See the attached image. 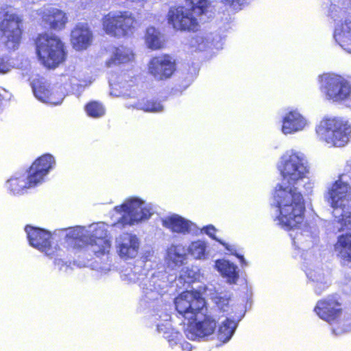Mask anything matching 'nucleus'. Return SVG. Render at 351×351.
<instances>
[{"label": "nucleus", "mask_w": 351, "mask_h": 351, "mask_svg": "<svg viewBox=\"0 0 351 351\" xmlns=\"http://www.w3.org/2000/svg\"><path fill=\"white\" fill-rule=\"evenodd\" d=\"M282 180L275 189L273 204L276 208L274 221L286 230H290L293 245L305 250L318 242V230L315 226L304 223V200L298 186L302 184L305 195L313 192L314 182L304 181L309 173L308 160L304 153L287 150L277 164Z\"/></svg>", "instance_id": "1"}, {"label": "nucleus", "mask_w": 351, "mask_h": 351, "mask_svg": "<svg viewBox=\"0 0 351 351\" xmlns=\"http://www.w3.org/2000/svg\"><path fill=\"white\" fill-rule=\"evenodd\" d=\"M211 287H205L204 291H186L181 293L174 300L176 309L187 323L184 322L186 337L190 340H199L212 335L216 327L214 319L204 315L205 301L202 295L210 298L214 293Z\"/></svg>", "instance_id": "2"}, {"label": "nucleus", "mask_w": 351, "mask_h": 351, "mask_svg": "<svg viewBox=\"0 0 351 351\" xmlns=\"http://www.w3.org/2000/svg\"><path fill=\"white\" fill-rule=\"evenodd\" d=\"M345 173L327 185L324 199L333 209L335 228L338 231L351 230V185L347 174L351 173V158L346 161Z\"/></svg>", "instance_id": "3"}, {"label": "nucleus", "mask_w": 351, "mask_h": 351, "mask_svg": "<svg viewBox=\"0 0 351 351\" xmlns=\"http://www.w3.org/2000/svg\"><path fill=\"white\" fill-rule=\"evenodd\" d=\"M56 234L64 237L66 243L85 247L97 256L108 253L111 246L107 225L102 222L92 223L88 226L64 228L56 232Z\"/></svg>", "instance_id": "4"}, {"label": "nucleus", "mask_w": 351, "mask_h": 351, "mask_svg": "<svg viewBox=\"0 0 351 351\" xmlns=\"http://www.w3.org/2000/svg\"><path fill=\"white\" fill-rule=\"evenodd\" d=\"M123 280L128 283H138L146 298L150 300L158 299V296L168 291L172 280L165 271H147L140 267L121 275Z\"/></svg>", "instance_id": "5"}, {"label": "nucleus", "mask_w": 351, "mask_h": 351, "mask_svg": "<svg viewBox=\"0 0 351 351\" xmlns=\"http://www.w3.org/2000/svg\"><path fill=\"white\" fill-rule=\"evenodd\" d=\"M156 206L136 196L129 197L114 208L117 222L113 226H134L149 220L156 212Z\"/></svg>", "instance_id": "6"}, {"label": "nucleus", "mask_w": 351, "mask_h": 351, "mask_svg": "<svg viewBox=\"0 0 351 351\" xmlns=\"http://www.w3.org/2000/svg\"><path fill=\"white\" fill-rule=\"evenodd\" d=\"M319 141L329 147H342L351 138V124L348 119L340 117H325L315 128Z\"/></svg>", "instance_id": "7"}, {"label": "nucleus", "mask_w": 351, "mask_h": 351, "mask_svg": "<svg viewBox=\"0 0 351 351\" xmlns=\"http://www.w3.org/2000/svg\"><path fill=\"white\" fill-rule=\"evenodd\" d=\"M314 312L322 320L328 322L335 335H341L351 330V316L343 312L336 296H328L319 300Z\"/></svg>", "instance_id": "8"}, {"label": "nucleus", "mask_w": 351, "mask_h": 351, "mask_svg": "<svg viewBox=\"0 0 351 351\" xmlns=\"http://www.w3.org/2000/svg\"><path fill=\"white\" fill-rule=\"evenodd\" d=\"M191 9L184 7L171 8L167 14L168 23L175 29L195 31L198 27L197 16L207 13L210 3L208 0H186Z\"/></svg>", "instance_id": "9"}, {"label": "nucleus", "mask_w": 351, "mask_h": 351, "mask_svg": "<svg viewBox=\"0 0 351 351\" xmlns=\"http://www.w3.org/2000/svg\"><path fill=\"white\" fill-rule=\"evenodd\" d=\"M191 9L184 7L171 8L167 14L168 23L175 29L195 31L198 27L197 16L207 13L210 3L208 0H186Z\"/></svg>", "instance_id": "10"}, {"label": "nucleus", "mask_w": 351, "mask_h": 351, "mask_svg": "<svg viewBox=\"0 0 351 351\" xmlns=\"http://www.w3.org/2000/svg\"><path fill=\"white\" fill-rule=\"evenodd\" d=\"M136 78L134 77L133 72L124 73L118 77L117 84H114L113 88L116 90H120L119 94L113 92H111L110 94L116 97H124L130 99V101L125 104L128 108H136L149 112H162L163 106L160 102L153 99H136Z\"/></svg>", "instance_id": "11"}, {"label": "nucleus", "mask_w": 351, "mask_h": 351, "mask_svg": "<svg viewBox=\"0 0 351 351\" xmlns=\"http://www.w3.org/2000/svg\"><path fill=\"white\" fill-rule=\"evenodd\" d=\"M351 0H338L332 3L329 15L336 23L333 37L335 42L351 54Z\"/></svg>", "instance_id": "12"}, {"label": "nucleus", "mask_w": 351, "mask_h": 351, "mask_svg": "<svg viewBox=\"0 0 351 351\" xmlns=\"http://www.w3.org/2000/svg\"><path fill=\"white\" fill-rule=\"evenodd\" d=\"M36 54L41 63L48 68H55L66 56L62 40L52 34H40L36 40Z\"/></svg>", "instance_id": "13"}, {"label": "nucleus", "mask_w": 351, "mask_h": 351, "mask_svg": "<svg viewBox=\"0 0 351 351\" xmlns=\"http://www.w3.org/2000/svg\"><path fill=\"white\" fill-rule=\"evenodd\" d=\"M136 20L130 11H112L102 19L104 32L109 36L122 38L134 33Z\"/></svg>", "instance_id": "14"}, {"label": "nucleus", "mask_w": 351, "mask_h": 351, "mask_svg": "<svg viewBox=\"0 0 351 351\" xmlns=\"http://www.w3.org/2000/svg\"><path fill=\"white\" fill-rule=\"evenodd\" d=\"M21 19L11 8L0 7V36L5 47L10 50L16 49L21 42Z\"/></svg>", "instance_id": "15"}, {"label": "nucleus", "mask_w": 351, "mask_h": 351, "mask_svg": "<svg viewBox=\"0 0 351 351\" xmlns=\"http://www.w3.org/2000/svg\"><path fill=\"white\" fill-rule=\"evenodd\" d=\"M320 90L326 99L346 104L351 94V84L341 75L325 73L320 76Z\"/></svg>", "instance_id": "16"}, {"label": "nucleus", "mask_w": 351, "mask_h": 351, "mask_svg": "<svg viewBox=\"0 0 351 351\" xmlns=\"http://www.w3.org/2000/svg\"><path fill=\"white\" fill-rule=\"evenodd\" d=\"M210 299L216 304L218 309L226 314V319L221 321L217 330V339L222 343H227L234 335L241 317L237 320L230 315L232 309L230 305V294L228 292L215 291L210 293Z\"/></svg>", "instance_id": "17"}, {"label": "nucleus", "mask_w": 351, "mask_h": 351, "mask_svg": "<svg viewBox=\"0 0 351 351\" xmlns=\"http://www.w3.org/2000/svg\"><path fill=\"white\" fill-rule=\"evenodd\" d=\"M61 229H60V230ZM29 245L43 253L48 258H54L60 255L61 249L56 245L51 244V240L56 237L65 241V237L58 235L56 230L53 234L39 228L27 226L25 228Z\"/></svg>", "instance_id": "18"}, {"label": "nucleus", "mask_w": 351, "mask_h": 351, "mask_svg": "<svg viewBox=\"0 0 351 351\" xmlns=\"http://www.w3.org/2000/svg\"><path fill=\"white\" fill-rule=\"evenodd\" d=\"M311 252H307L305 257V273L307 278L313 283L315 292L322 294L331 285L330 271L320 267L318 258H311Z\"/></svg>", "instance_id": "19"}, {"label": "nucleus", "mask_w": 351, "mask_h": 351, "mask_svg": "<svg viewBox=\"0 0 351 351\" xmlns=\"http://www.w3.org/2000/svg\"><path fill=\"white\" fill-rule=\"evenodd\" d=\"M176 71V60L169 54L155 56L147 64L148 73L158 82L170 79Z\"/></svg>", "instance_id": "20"}, {"label": "nucleus", "mask_w": 351, "mask_h": 351, "mask_svg": "<svg viewBox=\"0 0 351 351\" xmlns=\"http://www.w3.org/2000/svg\"><path fill=\"white\" fill-rule=\"evenodd\" d=\"M281 132L285 135L304 132L311 126L309 119L296 108H289L282 115Z\"/></svg>", "instance_id": "21"}, {"label": "nucleus", "mask_w": 351, "mask_h": 351, "mask_svg": "<svg viewBox=\"0 0 351 351\" xmlns=\"http://www.w3.org/2000/svg\"><path fill=\"white\" fill-rule=\"evenodd\" d=\"M32 88L34 96L38 100L51 105L60 104L65 96L61 87L51 88L44 79L34 80Z\"/></svg>", "instance_id": "22"}, {"label": "nucleus", "mask_w": 351, "mask_h": 351, "mask_svg": "<svg viewBox=\"0 0 351 351\" xmlns=\"http://www.w3.org/2000/svg\"><path fill=\"white\" fill-rule=\"evenodd\" d=\"M141 241L135 234L123 233L115 239V250L119 257L123 261L136 258L139 253Z\"/></svg>", "instance_id": "23"}, {"label": "nucleus", "mask_w": 351, "mask_h": 351, "mask_svg": "<svg viewBox=\"0 0 351 351\" xmlns=\"http://www.w3.org/2000/svg\"><path fill=\"white\" fill-rule=\"evenodd\" d=\"M37 14L44 27L54 30L64 29L68 21L65 12L51 5H45L38 9Z\"/></svg>", "instance_id": "24"}, {"label": "nucleus", "mask_w": 351, "mask_h": 351, "mask_svg": "<svg viewBox=\"0 0 351 351\" xmlns=\"http://www.w3.org/2000/svg\"><path fill=\"white\" fill-rule=\"evenodd\" d=\"M55 157L50 154H45L36 159L29 168L28 172L38 185L45 180L46 177L56 167Z\"/></svg>", "instance_id": "25"}, {"label": "nucleus", "mask_w": 351, "mask_h": 351, "mask_svg": "<svg viewBox=\"0 0 351 351\" xmlns=\"http://www.w3.org/2000/svg\"><path fill=\"white\" fill-rule=\"evenodd\" d=\"M6 188L14 195L24 194L27 189L38 186L28 171L16 173L6 182Z\"/></svg>", "instance_id": "26"}, {"label": "nucleus", "mask_w": 351, "mask_h": 351, "mask_svg": "<svg viewBox=\"0 0 351 351\" xmlns=\"http://www.w3.org/2000/svg\"><path fill=\"white\" fill-rule=\"evenodd\" d=\"M162 226L172 232L186 234L197 230L192 221L177 214H171L161 218Z\"/></svg>", "instance_id": "27"}, {"label": "nucleus", "mask_w": 351, "mask_h": 351, "mask_svg": "<svg viewBox=\"0 0 351 351\" xmlns=\"http://www.w3.org/2000/svg\"><path fill=\"white\" fill-rule=\"evenodd\" d=\"M158 319L156 315L152 317V320L156 323V329L158 333L162 334L169 342V346L173 348L178 343L182 337L181 334L171 326V317L168 314H162L158 316Z\"/></svg>", "instance_id": "28"}, {"label": "nucleus", "mask_w": 351, "mask_h": 351, "mask_svg": "<svg viewBox=\"0 0 351 351\" xmlns=\"http://www.w3.org/2000/svg\"><path fill=\"white\" fill-rule=\"evenodd\" d=\"M93 40V34L86 23L77 24L71 32V43L77 51L86 49Z\"/></svg>", "instance_id": "29"}, {"label": "nucleus", "mask_w": 351, "mask_h": 351, "mask_svg": "<svg viewBox=\"0 0 351 351\" xmlns=\"http://www.w3.org/2000/svg\"><path fill=\"white\" fill-rule=\"evenodd\" d=\"M187 261L186 250L182 245H171L167 250L165 263L171 270H177Z\"/></svg>", "instance_id": "30"}, {"label": "nucleus", "mask_w": 351, "mask_h": 351, "mask_svg": "<svg viewBox=\"0 0 351 351\" xmlns=\"http://www.w3.org/2000/svg\"><path fill=\"white\" fill-rule=\"evenodd\" d=\"M215 267L221 275L226 279L227 282L235 284L239 279L238 267L225 259L217 260Z\"/></svg>", "instance_id": "31"}, {"label": "nucleus", "mask_w": 351, "mask_h": 351, "mask_svg": "<svg viewBox=\"0 0 351 351\" xmlns=\"http://www.w3.org/2000/svg\"><path fill=\"white\" fill-rule=\"evenodd\" d=\"M134 54L130 48L120 46L113 49L110 59L106 62L108 67L132 62Z\"/></svg>", "instance_id": "32"}, {"label": "nucleus", "mask_w": 351, "mask_h": 351, "mask_svg": "<svg viewBox=\"0 0 351 351\" xmlns=\"http://www.w3.org/2000/svg\"><path fill=\"white\" fill-rule=\"evenodd\" d=\"M145 42L149 49L157 50L163 47L165 39L158 29L154 27H149L145 35Z\"/></svg>", "instance_id": "33"}, {"label": "nucleus", "mask_w": 351, "mask_h": 351, "mask_svg": "<svg viewBox=\"0 0 351 351\" xmlns=\"http://www.w3.org/2000/svg\"><path fill=\"white\" fill-rule=\"evenodd\" d=\"M335 250L341 258L351 261V234L339 236Z\"/></svg>", "instance_id": "34"}, {"label": "nucleus", "mask_w": 351, "mask_h": 351, "mask_svg": "<svg viewBox=\"0 0 351 351\" xmlns=\"http://www.w3.org/2000/svg\"><path fill=\"white\" fill-rule=\"evenodd\" d=\"M199 276V269L197 266L184 267L180 271L178 279L176 280V286L178 287L179 283H182V282L189 285L197 280Z\"/></svg>", "instance_id": "35"}, {"label": "nucleus", "mask_w": 351, "mask_h": 351, "mask_svg": "<svg viewBox=\"0 0 351 351\" xmlns=\"http://www.w3.org/2000/svg\"><path fill=\"white\" fill-rule=\"evenodd\" d=\"M212 38L211 34H198L191 38L190 45L195 50L199 51H203L212 45L218 48L219 46L217 44H214L210 42Z\"/></svg>", "instance_id": "36"}, {"label": "nucleus", "mask_w": 351, "mask_h": 351, "mask_svg": "<svg viewBox=\"0 0 351 351\" xmlns=\"http://www.w3.org/2000/svg\"><path fill=\"white\" fill-rule=\"evenodd\" d=\"M206 248L207 243L204 241L197 240L189 245L188 252L196 259H204L206 258Z\"/></svg>", "instance_id": "37"}, {"label": "nucleus", "mask_w": 351, "mask_h": 351, "mask_svg": "<svg viewBox=\"0 0 351 351\" xmlns=\"http://www.w3.org/2000/svg\"><path fill=\"white\" fill-rule=\"evenodd\" d=\"M85 110L89 117L95 119L103 117L106 112L104 106L97 101H91L87 104Z\"/></svg>", "instance_id": "38"}, {"label": "nucleus", "mask_w": 351, "mask_h": 351, "mask_svg": "<svg viewBox=\"0 0 351 351\" xmlns=\"http://www.w3.org/2000/svg\"><path fill=\"white\" fill-rule=\"evenodd\" d=\"M218 242L225 247L226 250H228L232 255L235 256L239 259L241 266L242 267H247L248 265L244 256L238 252L237 247L235 245H230L227 243L218 240Z\"/></svg>", "instance_id": "39"}, {"label": "nucleus", "mask_w": 351, "mask_h": 351, "mask_svg": "<svg viewBox=\"0 0 351 351\" xmlns=\"http://www.w3.org/2000/svg\"><path fill=\"white\" fill-rule=\"evenodd\" d=\"M13 68H14V64L11 59L0 56V74L8 73Z\"/></svg>", "instance_id": "40"}, {"label": "nucleus", "mask_w": 351, "mask_h": 351, "mask_svg": "<svg viewBox=\"0 0 351 351\" xmlns=\"http://www.w3.org/2000/svg\"><path fill=\"white\" fill-rule=\"evenodd\" d=\"M93 269L100 272L102 274H106L111 270V263L108 261V258H106V261L104 263H99L95 261L93 263Z\"/></svg>", "instance_id": "41"}, {"label": "nucleus", "mask_w": 351, "mask_h": 351, "mask_svg": "<svg viewBox=\"0 0 351 351\" xmlns=\"http://www.w3.org/2000/svg\"><path fill=\"white\" fill-rule=\"evenodd\" d=\"M91 82L92 81L90 80H87L85 77H84L78 72V71L76 70L74 71L72 79L71 80V83L73 85L78 84V83H80L81 86H86L88 84H91Z\"/></svg>", "instance_id": "42"}, {"label": "nucleus", "mask_w": 351, "mask_h": 351, "mask_svg": "<svg viewBox=\"0 0 351 351\" xmlns=\"http://www.w3.org/2000/svg\"><path fill=\"white\" fill-rule=\"evenodd\" d=\"M64 254V252L61 250L60 255H57L54 258H49L50 259L54 260V264L58 266L59 270L67 271L69 266L66 262H64L62 259V256Z\"/></svg>", "instance_id": "43"}, {"label": "nucleus", "mask_w": 351, "mask_h": 351, "mask_svg": "<svg viewBox=\"0 0 351 351\" xmlns=\"http://www.w3.org/2000/svg\"><path fill=\"white\" fill-rule=\"evenodd\" d=\"M202 232L206 234L208 236H209L213 239L218 241L219 240L215 237V233L217 232V229L213 226V225H208L206 226H204L201 230Z\"/></svg>", "instance_id": "44"}, {"label": "nucleus", "mask_w": 351, "mask_h": 351, "mask_svg": "<svg viewBox=\"0 0 351 351\" xmlns=\"http://www.w3.org/2000/svg\"><path fill=\"white\" fill-rule=\"evenodd\" d=\"M221 1L226 4L234 5V3H237L241 5L244 3L245 0H221Z\"/></svg>", "instance_id": "45"}, {"label": "nucleus", "mask_w": 351, "mask_h": 351, "mask_svg": "<svg viewBox=\"0 0 351 351\" xmlns=\"http://www.w3.org/2000/svg\"><path fill=\"white\" fill-rule=\"evenodd\" d=\"M180 346L182 350L191 351L192 350L191 344L188 342H183L180 343Z\"/></svg>", "instance_id": "46"}, {"label": "nucleus", "mask_w": 351, "mask_h": 351, "mask_svg": "<svg viewBox=\"0 0 351 351\" xmlns=\"http://www.w3.org/2000/svg\"><path fill=\"white\" fill-rule=\"evenodd\" d=\"M348 107L351 108V93L346 103L345 104Z\"/></svg>", "instance_id": "47"}]
</instances>
